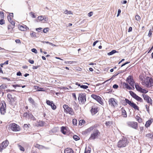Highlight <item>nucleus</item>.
<instances>
[{"instance_id":"nucleus-1","label":"nucleus","mask_w":153,"mask_h":153,"mask_svg":"<svg viewBox=\"0 0 153 153\" xmlns=\"http://www.w3.org/2000/svg\"><path fill=\"white\" fill-rule=\"evenodd\" d=\"M142 84L147 88L153 86V79L149 77H147L143 80Z\"/></svg>"},{"instance_id":"nucleus-2","label":"nucleus","mask_w":153,"mask_h":153,"mask_svg":"<svg viewBox=\"0 0 153 153\" xmlns=\"http://www.w3.org/2000/svg\"><path fill=\"white\" fill-rule=\"evenodd\" d=\"M127 139L126 138H123L120 140L117 143V147L119 148L125 147L128 144Z\"/></svg>"},{"instance_id":"nucleus-3","label":"nucleus","mask_w":153,"mask_h":153,"mask_svg":"<svg viewBox=\"0 0 153 153\" xmlns=\"http://www.w3.org/2000/svg\"><path fill=\"white\" fill-rule=\"evenodd\" d=\"M100 134V132L98 130L94 129L93 131V133L91 134V136L89 140H93L98 138Z\"/></svg>"},{"instance_id":"nucleus-4","label":"nucleus","mask_w":153,"mask_h":153,"mask_svg":"<svg viewBox=\"0 0 153 153\" xmlns=\"http://www.w3.org/2000/svg\"><path fill=\"white\" fill-rule=\"evenodd\" d=\"M63 108L64 109V111L66 113H69V114L73 115L74 114L73 109L69 107L68 105H64L63 106Z\"/></svg>"},{"instance_id":"nucleus-5","label":"nucleus","mask_w":153,"mask_h":153,"mask_svg":"<svg viewBox=\"0 0 153 153\" xmlns=\"http://www.w3.org/2000/svg\"><path fill=\"white\" fill-rule=\"evenodd\" d=\"M78 99L79 102H80L81 104H84L86 101L85 94L82 93L79 94Z\"/></svg>"},{"instance_id":"nucleus-6","label":"nucleus","mask_w":153,"mask_h":153,"mask_svg":"<svg viewBox=\"0 0 153 153\" xmlns=\"http://www.w3.org/2000/svg\"><path fill=\"white\" fill-rule=\"evenodd\" d=\"M125 101L126 103H128L131 107L134 108L135 110H139V107L134 102H131L127 99H125Z\"/></svg>"},{"instance_id":"nucleus-7","label":"nucleus","mask_w":153,"mask_h":153,"mask_svg":"<svg viewBox=\"0 0 153 153\" xmlns=\"http://www.w3.org/2000/svg\"><path fill=\"white\" fill-rule=\"evenodd\" d=\"M129 92L131 95L137 101L140 102H143V101L142 99L137 95L133 91H130Z\"/></svg>"},{"instance_id":"nucleus-8","label":"nucleus","mask_w":153,"mask_h":153,"mask_svg":"<svg viewBox=\"0 0 153 153\" xmlns=\"http://www.w3.org/2000/svg\"><path fill=\"white\" fill-rule=\"evenodd\" d=\"M10 128L13 131H18L20 130L19 126L16 123H13L10 124Z\"/></svg>"},{"instance_id":"nucleus-9","label":"nucleus","mask_w":153,"mask_h":153,"mask_svg":"<svg viewBox=\"0 0 153 153\" xmlns=\"http://www.w3.org/2000/svg\"><path fill=\"white\" fill-rule=\"evenodd\" d=\"M91 97L93 98L97 101L100 104L102 105L103 104L102 100L99 96L95 94H92Z\"/></svg>"},{"instance_id":"nucleus-10","label":"nucleus","mask_w":153,"mask_h":153,"mask_svg":"<svg viewBox=\"0 0 153 153\" xmlns=\"http://www.w3.org/2000/svg\"><path fill=\"white\" fill-rule=\"evenodd\" d=\"M109 105L111 107L114 108L117 107V103L116 100L114 98H111L109 99Z\"/></svg>"},{"instance_id":"nucleus-11","label":"nucleus","mask_w":153,"mask_h":153,"mask_svg":"<svg viewBox=\"0 0 153 153\" xmlns=\"http://www.w3.org/2000/svg\"><path fill=\"white\" fill-rule=\"evenodd\" d=\"M127 125L133 128L137 129L138 128V123L134 122H128L127 123Z\"/></svg>"},{"instance_id":"nucleus-12","label":"nucleus","mask_w":153,"mask_h":153,"mask_svg":"<svg viewBox=\"0 0 153 153\" xmlns=\"http://www.w3.org/2000/svg\"><path fill=\"white\" fill-rule=\"evenodd\" d=\"M142 96L145 100L150 105H152V100L149 97L145 94H142Z\"/></svg>"},{"instance_id":"nucleus-13","label":"nucleus","mask_w":153,"mask_h":153,"mask_svg":"<svg viewBox=\"0 0 153 153\" xmlns=\"http://www.w3.org/2000/svg\"><path fill=\"white\" fill-rule=\"evenodd\" d=\"M6 104L4 101H3L2 105L0 108L1 113L2 114L4 115L6 113Z\"/></svg>"},{"instance_id":"nucleus-14","label":"nucleus","mask_w":153,"mask_h":153,"mask_svg":"<svg viewBox=\"0 0 153 153\" xmlns=\"http://www.w3.org/2000/svg\"><path fill=\"white\" fill-rule=\"evenodd\" d=\"M8 141L7 140H6L0 144V152L5 149L8 145Z\"/></svg>"},{"instance_id":"nucleus-15","label":"nucleus","mask_w":153,"mask_h":153,"mask_svg":"<svg viewBox=\"0 0 153 153\" xmlns=\"http://www.w3.org/2000/svg\"><path fill=\"white\" fill-rule=\"evenodd\" d=\"M7 97L9 100V103L11 105L13 104L16 100V97H13L12 95L10 94L7 95Z\"/></svg>"},{"instance_id":"nucleus-16","label":"nucleus","mask_w":153,"mask_h":153,"mask_svg":"<svg viewBox=\"0 0 153 153\" xmlns=\"http://www.w3.org/2000/svg\"><path fill=\"white\" fill-rule=\"evenodd\" d=\"M127 82L132 87L133 89H134V83L133 81V79H132L131 76H129L127 79Z\"/></svg>"},{"instance_id":"nucleus-17","label":"nucleus","mask_w":153,"mask_h":153,"mask_svg":"<svg viewBox=\"0 0 153 153\" xmlns=\"http://www.w3.org/2000/svg\"><path fill=\"white\" fill-rule=\"evenodd\" d=\"M46 103L48 105L51 106V108L53 110H55L56 108V106L54 105L53 101H51L50 100H47Z\"/></svg>"},{"instance_id":"nucleus-18","label":"nucleus","mask_w":153,"mask_h":153,"mask_svg":"<svg viewBox=\"0 0 153 153\" xmlns=\"http://www.w3.org/2000/svg\"><path fill=\"white\" fill-rule=\"evenodd\" d=\"M98 110L97 106L94 105L91 107V111L92 114H94L98 112Z\"/></svg>"},{"instance_id":"nucleus-19","label":"nucleus","mask_w":153,"mask_h":153,"mask_svg":"<svg viewBox=\"0 0 153 153\" xmlns=\"http://www.w3.org/2000/svg\"><path fill=\"white\" fill-rule=\"evenodd\" d=\"M19 30L23 31H25L29 29L28 28L26 25H21L19 27Z\"/></svg>"},{"instance_id":"nucleus-20","label":"nucleus","mask_w":153,"mask_h":153,"mask_svg":"<svg viewBox=\"0 0 153 153\" xmlns=\"http://www.w3.org/2000/svg\"><path fill=\"white\" fill-rule=\"evenodd\" d=\"M153 121V119H151L150 120H149L146 122L145 125V126L146 128H148V127H149Z\"/></svg>"},{"instance_id":"nucleus-21","label":"nucleus","mask_w":153,"mask_h":153,"mask_svg":"<svg viewBox=\"0 0 153 153\" xmlns=\"http://www.w3.org/2000/svg\"><path fill=\"white\" fill-rule=\"evenodd\" d=\"M64 153H74L73 150L71 148H67L64 151Z\"/></svg>"},{"instance_id":"nucleus-22","label":"nucleus","mask_w":153,"mask_h":153,"mask_svg":"<svg viewBox=\"0 0 153 153\" xmlns=\"http://www.w3.org/2000/svg\"><path fill=\"white\" fill-rule=\"evenodd\" d=\"M61 131L62 133L64 134H67V129L65 127L62 126L61 127Z\"/></svg>"},{"instance_id":"nucleus-23","label":"nucleus","mask_w":153,"mask_h":153,"mask_svg":"<svg viewBox=\"0 0 153 153\" xmlns=\"http://www.w3.org/2000/svg\"><path fill=\"white\" fill-rule=\"evenodd\" d=\"M7 18L10 23L12 25H15V22L14 21H12L11 17L10 16H8L7 17Z\"/></svg>"},{"instance_id":"nucleus-24","label":"nucleus","mask_w":153,"mask_h":153,"mask_svg":"<svg viewBox=\"0 0 153 153\" xmlns=\"http://www.w3.org/2000/svg\"><path fill=\"white\" fill-rule=\"evenodd\" d=\"M15 25H12L11 24H10L8 26V30H10V32H12L13 28L14 27Z\"/></svg>"},{"instance_id":"nucleus-25","label":"nucleus","mask_w":153,"mask_h":153,"mask_svg":"<svg viewBox=\"0 0 153 153\" xmlns=\"http://www.w3.org/2000/svg\"><path fill=\"white\" fill-rule=\"evenodd\" d=\"M28 101L31 104L33 105H35V102H34V100L31 97L29 98Z\"/></svg>"},{"instance_id":"nucleus-26","label":"nucleus","mask_w":153,"mask_h":153,"mask_svg":"<svg viewBox=\"0 0 153 153\" xmlns=\"http://www.w3.org/2000/svg\"><path fill=\"white\" fill-rule=\"evenodd\" d=\"M36 33L34 32H31L30 35L32 37H36Z\"/></svg>"},{"instance_id":"nucleus-27","label":"nucleus","mask_w":153,"mask_h":153,"mask_svg":"<svg viewBox=\"0 0 153 153\" xmlns=\"http://www.w3.org/2000/svg\"><path fill=\"white\" fill-rule=\"evenodd\" d=\"M117 52V51H116L115 50H113L111 52L108 53V55L109 56Z\"/></svg>"},{"instance_id":"nucleus-28","label":"nucleus","mask_w":153,"mask_h":153,"mask_svg":"<svg viewBox=\"0 0 153 153\" xmlns=\"http://www.w3.org/2000/svg\"><path fill=\"white\" fill-rule=\"evenodd\" d=\"M122 115H123V117H127V114L126 111L124 110H122Z\"/></svg>"},{"instance_id":"nucleus-29","label":"nucleus","mask_w":153,"mask_h":153,"mask_svg":"<svg viewBox=\"0 0 153 153\" xmlns=\"http://www.w3.org/2000/svg\"><path fill=\"white\" fill-rule=\"evenodd\" d=\"M135 87L137 89V90L140 92L141 89L142 88H141V87L139 86L138 85H135Z\"/></svg>"},{"instance_id":"nucleus-30","label":"nucleus","mask_w":153,"mask_h":153,"mask_svg":"<svg viewBox=\"0 0 153 153\" xmlns=\"http://www.w3.org/2000/svg\"><path fill=\"white\" fill-rule=\"evenodd\" d=\"M91 149V148L89 147H88L87 149H85L84 153H90Z\"/></svg>"},{"instance_id":"nucleus-31","label":"nucleus","mask_w":153,"mask_h":153,"mask_svg":"<svg viewBox=\"0 0 153 153\" xmlns=\"http://www.w3.org/2000/svg\"><path fill=\"white\" fill-rule=\"evenodd\" d=\"M125 85L126 87L129 90H131L132 89V88L131 87H130L127 83H125Z\"/></svg>"},{"instance_id":"nucleus-32","label":"nucleus","mask_w":153,"mask_h":153,"mask_svg":"<svg viewBox=\"0 0 153 153\" xmlns=\"http://www.w3.org/2000/svg\"><path fill=\"white\" fill-rule=\"evenodd\" d=\"M112 124V122L111 121L106 122L105 123V124L107 126H110Z\"/></svg>"},{"instance_id":"nucleus-33","label":"nucleus","mask_w":153,"mask_h":153,"mask_svg":"<svg viewBox=\"0 0 153 153\" xmlns=\"http://www.w3.org/2000/svg\"><path fill=\"white\" fill-rule=\"evenodd\" d=\"M96 127V126L95 125L92 126L90 127L88 129H87L88 131H91L93 130Z\"/></svg>"},{"instance_id":"nucleus-34","label":"nucleus","mask_w":153,"mask_h":153,"mask_svg":"<svg viewBox=\"0 0 153 153\" xmlns=\"http://www.w3.org/2000/svg\"><path fill=\"white\" fill-rule=\"evenodd\" d=\"M80 87L82 88L86 89L88 88V87L87 85H83L82 84H81V86H80Z\"/></svg>"},{"instance_id":"nucleus-35","label":"nucleus","mask_w":153,"mask_h":153,"mask_svg":"<svg viewBox=\"0 0 153 153\" xmlns=\"http://www.w3.org/2000/svg\"><path fill=\"white\" fill-rule=\"evenodd\" d=\"M7 88V85L2 84L0 86V89H4Z\"/></svg>"},{"instance_id":"nucleus-36","label":"nucleus","mask_w":153,"mask_h":153,"mask_svg":"<svg viewBox=\"0 0 153 153\" xmlns=\"http://www.w3.org/2000/svg\"><path fill=\"white\" fill-rule=\"evenodd\" d=\"M73 137L74 139L76 141H77L80 139V138L76 135H74Z\"/></svg>"},{"instance_id":"nucleus-37","label":"nucleus","mask_w":153,"mask_h":153,"mask_svg":"<svg viewBox=\"0 0 153 153\" xmlns=\"http://www.w3.org/2000/svg\"><path fill=\"white\" fill-rule=\"evenodd\" d=\"M140 92L146 94L148 92V91L146 89L142 88Z\"/></svg>"},{"instance_id":"nucleus-38","label":"nucleus","mask_w":153,"mask_h":153,"mask_svg":"<svg viewBox=\"0 0 153 153\" xmlns=\"http://www.w3.org/2000/svg\"><path fill=\"white\" fill-rule=\"evenodd\" d=\"M73 124L74 125H76L77 124V120L76 119H74L72 121Z\"/></svg>"},{"instance_id":"nucleus-39","label":"nucleus","mask_w":153,"mask_h":153,"mask_svg":"<svg viewBox=\"0 0 153 153\" xmlns=\"http://www.w3.org/2000/svg\"><path fill=\"white\" fill-rule=\"evenodd\" d=\"M37 18L40 21H42L44 20V16H38Z\"/></svg>"},{"instance_id":"nucleus-40","label":"nucleus","mask_w":153,"mask_h":153,"mask_svg":"<svg viewBox=\"0 0 153 153\" xmlns=\"http://www.w3.org/2000/svg\"><path fill=\"white\" fill-rule=\"evenodd\" d=\"M85 123V121L84 120H81L79 121V125L80 126H82L83 124Z\"/></svg>"},{"instance_id":"nucleus-41","label":"nucleus","mask_w":153,"mask_h":153,"mask_svg":"<svg viewBox=\"0 0 153 153\" xmlns=\"http://www.w3.org/2000/svg\"><path fill=\"white\" fill-rule=\"evenodd\" d=\"M29 116L30 117V118L32 120H36V119L32 114H30V115H29Z\"/></svg>"},{"instance_id":"nucleus-42","label":"nucleus","mask_w":153,"mask_h":153,"mask_svg":"<svg viewBox=\"0 0 153 153\" xmlns=\"http://www.w3.org/2000/svg\"><path fill=\"white\" fill-rule=\"evenodd\" d=\"M18 146L19 147V149L21 151H25V149L24 148L22 147V146H21L20 145H19Z\"/></svg>"},{"instance_id":"nucleus-43","label":"nucleus","mask_w":153,"mask_h":153,"mask_svg":"<svg viewBox=\"0 0 153 153\" xmlns=\"http://www.w3.org/2000/svg\"><path fill=\"white\" fill-rule=\"evenodd\" d=\"M64 13L65 14H72L71 12V11H69L67 10H66L64 12Z\"/></svg>"},{"instance_id":"nucleus-44","label":"nucleus","mask_w":153,"mask_h":153,"mask_svg":"<svg viewBox=\"0 0 153 153\" xmlns=\"http://www.w3.org/2000/svg\"><path fill=\"white\" fill-rule=\"evenodd\" d=\"M135 17L137 21H139L140 19V17L138 15H136Z\"/></svg>"},{"instance_id":"nucleus-45","label":"nucleus","mask_w":153,"mask_h":153,"mask_svg":"<svg viewBox=\"0 0 153 153\" xmlns=\"http://www.w3.org/2000/svg\"><path fill=\"white\" fill-rule=\"evenodd\" d=\"M31 51L35 53H37L38 52L37 50L35 48L32 49H31Z\"/></svg>"},{"instance_id":"nucleus-46","label":"nucleus","mask_w":153,"mask_h":153,"mask_svg":"<svg viewBox=\"0 0 153 153\" xmlns=\"http://www.w3.org/2000/svg\"><path fill=\"white\" fill-rule=\"evenodd\" d=\"M29 115L26 112L24 113L23 116L25 117H27L28 116H29Z\"/></svg>"},{"instance_id":"nucleus-47","label":"nucleus","mask_w":153,"mask_h":153,"mask_svg":"<svg viewBox=\"0 0 153 153\" xmlns=\"http://www.w3.org/2000/svg\"><path fill=\"white\" fill-rule=\"evenodd\" d=\"M4 24V21L3 19H1L0 20V24L1 25H2Z\"/></svg>"},{"instance_id":"nucleus-48","label":"nucleus","mask_w":153,"mask_h":153,"mask_svg":"<svg viewBox=\"0 0 153 153\" xmlns=\"http://www.w3.org/2000/svg\"><path fill=\"white\" fill-rule=\"evenodd\" d=\"M48 30V28H44L43 30V32L44 33H46L47 32Z\"/></svg>"},{"instance_id":"nucleus-49","label":"nucleus","mask_w":153,"mask_h":153,"mask_svg":"<svg viewBox=\"0 0 153 153\" xmlns=\"http://www.w3.org/2000/svg\"><path fill=\"white\" fill-rule=\"evenodd\" d=\"M145 107L146 108L147 111L148 113H149V106H148L147 105H145Z\"/></svg>"},{"instance_id":"nucleus-50","label":"nucleus","mask_w":153,"mask_h":153,"mask_svg":"<svg viewBox=\"0 0 153 153\" xmlns=\"http://www.w3.org/2000/svg\"><path fill=\"white\" fill-rule=\"evenodd\" d=\"M12 86L15 88L16 87H21V85H12Z\"/></svg>"},{"instance_id":"nucleus-51","label":"nucleus","mask_w":153,"mask_h":153,"mask_svg":"<svg viewBox=\"0 0 153 153\" xmlns=\"http://www.w3.org/2000/svg\"><path fill=\"white\" fill-rule=\"evenodd\" d=\"M113 87L114 88L117 89L118 87V85L117 84H114L113 85Z\"/></svg>"},{"instance_id":"nucleus-52","label":"nucleus","mask_w":153,"mask_h":153,"mask_svg":"<svg viewBox=\"0 0 153 153\" xmlns=\"http://www.w3.org/2000/svg\"><path fill=\"white\" fill-rule=\"evenodd\" d=\"M152 31H151V30H149L148 34V36L149 37H150L151 36L152 34Z\"/></svg>"},{"instance_id":"nucleus-53","label":"nucleus","mask_w":153,"mask_h":153,"mask_svg":"<svg viewBox=\"0 0 153 153\" xmlns=\"http://www.w3.org/2000/svg\"><path fill=\"white\" fill-rule=\"evenodd\" d=\"M130 63V62H126L125 63H124L121 66V67H122L124 66H125V65H126L129 63Z\"/></svg>"},{"instance_id":"nucleus-54","label":"nucleus","mask_w":153,"mask_h":153,"mask_svg":"<svg viewBox=\"0 0 153 153\" xmlns=\"http://www.w3.org/2000/svg\"><path fill=\"white\" fill-rule=\"evenodd\" d=\"M28 62L31 64H33L34 63V61L33 60L29 59L28 60Z\"/></svg>"},{"instance_id":"nucleus-55","label":"nucleus","mask_w":153,"mask_h":153,"mask_svg":"<svg viewBox=\"0 0 153 153\" xmlns=\"http://www.w3.org/2000/svg\"><path fill=\"white\" fill-rule=\"evenodd\" d=\"M93 12H91L88 13V15L89 17H91L93 15Z\"/></svg>"},{"instance_id":"nucleus-56","label":"nucleus","mask_w":153,"mask_h":153,"mask_svg":"<svg viewBox=\"0 0 153 153\" xmlns=\"http://www.w3.org/2000/svg\"><path fill=\"white\" fill-rule=\"evenodd\" d=\"M72 96L75 99V100H76V94L74 93H72Z\"/></svg>"},{"instance_id":"nucleus-57","label":"nucleus","mask_w":153,"mask_h":153,"mask_svg":"<svg viewBox=\"0 0 153 153\" xmlns=\"http://www.w3.org/2000/svg\"><path fill=\"white\" fill-rule=\"evenodd\" d=\"M39 66L38 65L37 66H33L32 68L33 69H36L38 68Z\"/></svg>"},{"instance_id":"nucleus-58","label":"nucleus","mask_w":153,"mask_h":153,"mask_svg":"<svg viewBox=\"0 0 153 153\" xmlns=\"http://www.w3.org/2000/svg\"><path fill=\"white\" fill-rule=\"evenodd\" d=\"M15 42L17 43H20L21 41L19 39H17L16 40Z\"/></svg>"},{"instance_id":"nucleus-59","label":"nucleus","mask_w":153,"mask_h":153,"mask_svg":"<svg viewBox=\"0 0 153 153\" xmlns=\"http://www.w3.org/2000/svg\"><path fill=\"white\" fill-rule=\"evenodd\" d=\"M42 29V28H36V30L38 31V32H40V30H41Z\"/></svg>"},{"instance_id":"nucleus-60","label":"nucleus","mask_w":153,"mask_h":153,"mask_svg":"<svg viewBox=\"0 0 153 153\" xmlns=\"http://www.w3.org/2000/svg\"><path fill=\"white\" fill-rule=\"evenodd\" d=\"M42 146L38 144H37L36 146V147L38 148H40Z\"/></svg>"},{"instance_id":"nucleus-61","label":"nucleus","mask_w":153,"mask_h":153,"mask_svg":"<svg viewBox=\"0 0 153 153\" xmlns=\"http://www.w3.org/2000/svg\"><path fill=\"white\" fill-rule=\"evenodd\" d=\"M16 75L18 76H20L22 75V73L20 71L17 72Z\"/></svg>"},{"instance_id":"nucleus-62","label":"nucleus","mask_w":153,"mask_h":153,"mask_svg":"<svg viewBox=\"0 0 153 153\" xmlns=\"http://www.w3.org/2000/svg\"><path fill=\"white\" fill-rule=\"evenodd\" d=\"M38 91H44V89L43 88H39V89H38L37 90Z\"/></svg>"},{"instance_id":"nucleus-63","label":"nucleus","mask_w":153,"mask_h":153,"mask_svg":"<svg viewBox=\"0 0 153 153\" xmlns=\"http://www.w3.org/2000/svg\"><path fill=\"white\" fill-rule=\"evenodd\" d=\"M139 123H141L142 122V119L140 118L138 120H137Z\"/></svg>"},{"instance_id":"nucleus-64","label":"nucleus","mask_w":153,"mask_h":153,"mask_svg":"<svg viewBox=\"0 0 153 153\" xmlns=\"http://www.w3.org/2000/svg\"><path fill=\"white\" fill-rule=\"evenodd\" d=\"M99 42V41H96L95 42H94V43H93V46H95V45H96V43L98 42Z\"/></svg>"}]
</instances>
